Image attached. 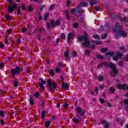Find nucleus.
I'll list each match as a JSON object with an SVG mask.
<instances>
[{
    "label": "nucleus",
    "mask_w": 128,
    "mask_h": 128,
    "mask_svg": "<svg viewBox=\"0 0 128 128\" xmlns=\"http://www.w3.org/2000/svg\"><path fill=\"white\" fill-rule=\"evenodd\" d=\"M64 56L67 60H70V57L69 56L68 50H67L64 53Z\"/></svg>",
    "instance_id": "obj_14"
},
{
    "label": "nucleus",
    "mask_w": 128,
    "mask_h": 128,
    "mask_svg": "<svg viewBox=\"0 0 128 128\" xmlns=\"http://www.w3.org/2000/svg\"><path fill=\"white\" fill-rule=\"evenodd\" d=\"M93 38H95V40H100V36H98V34H95L93 36Z\"/></svg>",
    "instance_id": "obj_33"
},
{
    "label": "nucleus",
    "mask_w": 128,
    "mask_h": 128,
    "mask_svg": "<svg viewBox=\"0 0 128 128\" xmlns=\"http://www.w3.org/2000/svg\"><path fill=\"white\" fill-rule=\"evenodd\" d=\"M0 124L2 126H6V123H4V119L1 120Z\"/></svg>",
    "instance_id": "obj_43"
},
{
    "label": "nucleus",
    "mask_w": 128,
    "mask_h": 128,
    "mask_svg": "<svg viewBox=\"0 0 128 128\" xmlns=\"http://www.w3.org/2000/svg\"><path fill=\"white\" fill-rule=\"evenodd\" d=\"M49 74L51 76H54V70H52V69L50 70Z\"/></svg>",
    "instance_id": "obj_29"
},
{
    "label": "nucleus",
    "mask_w": 128,
    "mask_h": 128,
    "mask_svg": "<svg viewBox=\"0 0 128 128\" xmlns=\"http://www.w3.org/2000/svg\"><path fill=\"white\" fill-rule=\"evenodd\" d=\"M26 72H27V74H30V68L28 67H26Z\"/></svg>",
    "instance_id": "obj_56"
},
{
    "label": "nucleus",
    "mask_w": 128,
    "mask_h": 128,
    "mask_svg": "<svg viewBox=\"0 0 128 128\" xmlns=\"http://www.w3.org/2000/svg\"><path fill=\"white\" fill-rule=\"evenodd\" d=\"M90 54V52L88 50H85V54L86 56H88Z\"/></svg>",
    "instance_id": "obj_41"
},
{
    "label": "nucleus",
    "mask_w": 128,
    "mask_h": 128,
    "mask_svg": "<svg viewBox=\"0 0 128 128\" xmlns=\"http://www.w3.org/2000/svg\"><path fill=\"white\" fill-rule=\"evenodd\" d=\"M124 104H128V99H125L124 100Z\"/></svg>",
    "instance_id": "obj_64"
},
{
    "label": "nucleus",
    "mask_w": 128,
    "mask_h": 128,
    "mask_svg": "<svg viewBox=\"0 0 128 128\" xmlns=\"http://www.w3.org/2000/svg\"><path fill=\"white\" fill-rule=\"evenodd\" d=\"M80 22L81 24H84V18H80Z\"/></svg>",
    "instance_id": "obj_61"
},
{
    "label": "nucleus",
    "mask_w": 128,
    "mask_h": 128,
    "mask_svg": "<svg viewBox=\"0 0 128 128\" xmlns=\"http://www.w3.org/2000/svg\"><path fill=\"white\" fill-rule=\"evenodd\" d=\"M96 58L97 60H104L106 58L102 54H96Z\"/></svg>",
    "instance_id": "obj_17"
},
{
    "label": "nucleus",
    "mask_w": 128,
    "mask_h": 128,
    "mask_svg": "<svg viewBox=\"0 0 128 128\" xmlns=\"http://www.w3.org/2000/svg\"><path fill=\"white\" fill-rule=\"evenodd\" d=\"M75 14L77 16H82V10H78V9H76Z\"/></svg>",
    "instance_id": "obj_16"
},
{
    "label": "nucleus",
    "mask_w": 128,
    "mask_h": 128,
    "mask_svg": "<svg viewBox=\"0 0 128 128\" xmlns=\"http://www.w3.org/2000/svg\"><path fill=\"white\" fill-rule=\"evenodd\" d=\"M77 115L76 116L79 120H82V116L84 114V110L80 108V107L76 108Z\"/></svg>",
    "instance_id": "obj_4"
},
{
    "label": "nucleus",
    "mask_w": 128,
    "mask_h": 128,
    "mask_svg": "<svg viewBox=\"0 0 128 128\" xmlns=\"http://www.w3.org/2000/svg\"><path fill=\"white\" fill-rule=\"evenodd\" d=\"M117 88L118 90H128V86L126 84H119L117 86Z\"/></svg>",
    "instance_id": "obj_8"
},
{
    "label": "nucleus",
    "mask_w": 128,
    "mask_h": 128,
    "mask_svg": "<svg viewBox=\"0 0 128 128\" xmlns=\"http://www.w3.org/2000/svg\"><path fill=\"white\" fill-rule=\"evenodd\" d=\"M50 126V122L47 121L45 122V126L48 128Z\"/></svg>",
    "instance_id": "obj_31"
},
{
    "label": "nucleus",
    "mask_w": 128,
    "mask_h": 128,
    "mask_svg": "<svg viewBox=\"0 0 128 128\" xmlns=\"http://www.w3.org/2000/svg\"><path fill=\"white\" fill-rule=\"evenodd\" d=\"M74 33H69L68 34L67 36L68 44H70V40H74Z\"/></svg>",
    "instance_id": "obj_10"
},
{
    "label": "nucleus",
    "mask_w": 128,
    "mask_h": 128,
    "mask_svg": "<svg viewBox=\"0 0 128 128\" xmlns=\"http://www.w3.org/2000/svg\"><path fill=\"white\" fill-rule=\"evenodd\" d=\"M14 10H17V14L18 16H20V7H18V5H16V4L8 6V12H9V14H12L14 11Z\"/></svg>",
    "instance_id": "obj_1"
},
{
    "label": "nucleus",
    "mask_w": 128,
    "mask_h": 128,
    "mask_svg": "<svg viewBox=\"0 0 128 128\" xmlns=\"http://www.w3.org/2000/svg\"><path fill=\"white\" fill-rule=\"evenodd\" d=\"M58 66L59 68H64V65L62 62H58Z\"/></svg>",
    "instance_id": "obj_47"
},
{
    "label": "nucleus",
    "mask_w": 128,
    "mask_h": 128,
    "mask_svg": "<svg viewBox=\"0 0 128 128\" xmlns=\"http://www.w3.org/2000/svg\"><path fill=\"white\" fill-rule=\"evenodd\" d=\"M119 18L122 20V22H128V18H126V17L122 18L121 16H119Z\"/></svg>",
    "instance_id": "obj_18"
},
{
    "label": "nucleus",
    "mask_w": 128,
    "mask_h": 128,
    "mask_svg": "<svg viewBox=\"0 0 128 128\" xmlns=\"http://www.w3.org/2000/svg\"><path fill=\"white\" fill-rule=\"evenodd\" d=\"M116 56H117V58H122V54L120 52H117L116 53Z\"/></svg>",
    "instance_id": "obj_21"
},
{
    "label": "nucleus",
    "mask_w": 128,
    "mask_h": 128,
    "mask_svg": "<svg viewBox=\"0 0 128 128\" xmlns=\"http://www.w3.org/2000/svg\"><path fill=\"white\" fill-rule=\"evenodd\" d=\"M70 12H68V11L66 10V18H67V20H70V16L69 14Z\"/></svg>",
    "instance_id": "obj_19"
},
{
    "label": "nucleus",
    "mask_w": 128,
    "mask_h": 128,
    "mask_svg": "<svg viewBox=\"0 0 128 128\" xmlns=\"http://www.w3.org/2000/svg\"><path fill=\"white\" fill-rule=\"evenodd\" d=\"M118 64L120 66H121L122 68V66H124V62H122L120 61L118 63Z\"/></svg>",
    "instance_id": "obj_44"
},
{
    "label": "nucleus",
    "mask_w": 128,
    "mask_h": 128,
    "mask_svg": "<svg viewBox=\"0 0 128 128\" xmlns=\"http://www.w3.org/2000/svg\"><path fill=\"white\" fill-rule=\"evenodd\" d=\"M4 63L1 62H0V68L2 69L4 68Z\"/></svg>",
    "instance_id": "obj_52"
},
{
    "label": "nucleus",
    "mask_w": 128,
    "mask_h": 128,
    "mask_svg": "<svg viewBox=\"0 0 128 128\" xmlns=\"http://www.w3.org/2000/svg\"><path fill=\"white\" fill-rule=\"evenodd\" d=\"M90 48L92 50H94V48H96V45L94 44H91Z\"/></svg>",
    "instance_id": "obj_46"
},
{
    "label": "nucleus",
    "mask_w": 128,
    "mask_h": 128,
    "mask_svg": "<svg viewBox=\"0 0 128 128\" xmlns=\"http://www.w3.org/2000/svg\"><path fill=\"white\" fill-rule=\"evenodd\" d=\"M118 56H113V60H114L115 62H118Z\"/></svg>",
    "instance_id": "obj_50"
},
{
    "label": "nucleus",
    "mask_w": 128,
    "mask_h": 128,
    "mask_svg": "<svg viewBox=\"0 0 128 128\" xmlns=\"http://www.w3.org/2000/svg\"><path fill=\"white\" fill-rule=\"evenodd\" d=\"M77 53L76 52V51H73L72 52V56L74 58H76V56Z\"/></svg>",
    "instance_id": "obj_42"
},
{
    "label": "nucleus",
    "mask_w": 128,
    "mask_h": 128,
    "mask_svg": "<svg viewBox=\"0 0 128 128\" xmlns=\"http://www.w3.org/2000/svg\"><path fill=\"white\" fill-rule=\"evenodd\" d=\"M50 24L52 28H54V26H56V22L54 19L52 20L50 22Z\"/></svg>",
    "instance_id": "obj_20"
},
{
    "label": "nucleus",
    "mask_w": 128,
    "mask_h": 128,
    "mask_svg": "<svg viewBox=\"0 0 128 128\" xmlns=\"http://www.w3.org/2000/svg\"><path fill=\"white\" fill-rule=\"evenodd\" d=\"M56 86H58V84L52 82L51 80L48 79L47 80V88L50 92L56 88Z\"/></svg>",
    "instance_id": "obj_2"
},
{
    "label": "nucleus",
    "mask_w": 128,
    "mask_h": 128,
    "mask_svg": "<svg viewBox=\"0 0 128 128\" xmlns=\"http://www.w3.org/2000/svg\"><path fill=\"white\" fill-rule=\"evenodd\" d=\"M61 38L62 40H66V34H62L61 36Z\"/></svg>",
    "instance_id": "obj_59"
},
{
    "label": "nucleus",
    "mask_w": 128,
    "mask_h": 128,
    "mask_svg": "<svg viewBox=\"0 0 128 128\" xmlns=\"http://www.w3.org/2000/svg\"><path fill=\"white\" fill-rule=\"evenodd\" d=\"M14 88H18V80H15V81L14 82Z\"/></svg>",
    "instance_id": "obj_24"
},
{
    "label": "nucleus",
    "mask_w": 128,
    "mask_h": 128,
    "mask_svg": "<svg viewBox=\"0 0 128 128\" xmlns=\"http://www.w3.org/2000/svg\"><path fill=\"white\" fill-rule=\"evenodd\" d=\"M30 104H31L32 106L34 104V99L32 98H30Z\"/></svg>",
    "instance_id": "obj_35"
},
{
    "label": "nucleus",
    "mask_w": 128,
    "mask_h": 128,
    "mask_svg": "<svg viewBox=\"0 0 128 128\" xmlns=\"http://www.w3.org/2000/svg\"><path fill=\"white\" fill-rule=\"evenodd\" d=\"M102 66H105L106 68H108L109 64L106 62H102L98 64V68H100Z\"/></svg>",
    "instance_id": "obj_12"
},
{
    "label": "nucleus",
    "mask_w": 128,
    "mask_h": 128,
    "mask_svg": "<svg viewBox=\"0 0 128 128\" xmlns=\"http://www.w3.org/2000/svg\"><path fill=\"white\" fill-rule=\"evenodd\" d=\"M96 44H102V41H96Z\"/></svg>",
    "instance_id": "obj_63"
},
{
    "label": "nucleus",
    "mask_w": 128,
    "mask_h": 128,
    "mask_svg": "<svg viewBox=\"0 0 128 128\" xmlns=\"http://www.w3.org/2000/svg\"><path fill=\"white\" fill-rule=\"evenodd\" d=\"M110 92H111V94H114L116 92V89L114 88L112 86L110 88Z\"/></svg>",
    "instance_id": "obj_25"
},
{
    "label": "nucleus",
    "mask_w": 128,
    "mask_h": 128,
    "mask_svg": "<svg viewBox=\"0 0 128 128\" xmlns=\"http://www.w3.org/2000/svg\"><path fill=\"white\" fill-rule=\"evenodd\" d=\"M70 0H68L66 2V6H69L70 4Z\"/></svg>",
    "instance_id": "obj_60"
},
{
    "label": "nucleus",
    "mask_w": 128,
    "mask_h": 128,
    "mask_svg": "<svg viewBox=\"0 0 128 128\" xmlns=\"http://www.w3.org/2000/svg\"><path fill=\"white\" fill-rule=\"evenodd\" d=\"M54 6H54V4H52V5H51V6H50V11L52 10H54Z\"/></svg>",
    "instance_id": "obj_45"
},
{
    "label": "nucleus",
    "mask_w": 128,
    "mask_h": 128,
    "mask_svg": "<svg viewBox=\"0 0 128 128\" xmlns=\"http://www.w3.org/2000/svg\"><path fill=\"white\" fill-rule=\"evenodd\" d=\"M72 122L75 124H78V122H80V120L76 118H72Z\"/></svg>",
    "instance_id": "obj_26"
},
{
    "label": "nucleus",
    "mask_w": 128,
    "mask_h": 128,
    "mask_svg": "<svg viewBox=\"0 0 128 128\" xmlns=\"http://www.w3.org/2000/svg\"><path fill=\"white\" fill-rule=\"evenodd\" d=\"M60 20H57L56 21L55 26H60Z\"/></svg>",
    "instance_id": "obj_48"
},
{
    "label": "nucleus",
    "mask_w": 128,
    "mask_h": 128,
    "mask_svg": "<svg viewBox=\"0 0 128 128\" xmlns=\"http://www.w3.org/2000/svg\"><path fill=\"white\" fill-rule=\"evenodd\" d=\"M34 96L36 98H38V96H40V93L38 92H35L34 94Z\"/></svg>",
    "instance_id": "obj_58"
},
{
    "label": "nucleus",
    "mask_w": 128,
    "mask_h": 128,
    "mask_svg": "<svg viewBox=\"0 0 128 128\" xmlns=\"http://www.w3.org/2000/svg\"><path fill=\"white\" fill-rule=\"evenodd\" d=\"M98 82H102L104 80V77L102 76H100L98 78Z\"/></svg>",
    "instance_id": "obj_37"
},
{
    "label": "nucleus",
    "mask_w": 128,
    "mask_h": 128,
    "mask_svg": "<svg viewBox=\"0 0 128 128\" xmlns=\"http://www.w3.org/2000/svg\"><path fill=\"white\" fill-rule=\"evenodd\" d=\"M106 56H116V53L114 51L108 52L106 54Z\"/></svg>",
    "instance_id": "obj_13"
},
{
    "label": "nucleus",
    "mask_w": 128,
    "mask_h": 128,
    "mask_svg": "<svg viewBox=\"0 0 128 128\" xmlns=\"http://www.w3.org/2000/svg\"><path fill=\"white\" fill-rule=\"evenodd\" d=\"M22 10H26V5H24V4H22Z\"/></svg>",
    "instance_id": "obj_51"
},
{
    "label": "nucleus",
    "mask_w": 128,
    "mask_h": 128,
    "mask_svg": "<svg viewBox=\"0 0 128 128\" xmlns=\"http://www.w3.org/2000/svg\"><path fill=\"white\" fill-rule=\"evenodd\" d=\"M88 32H84V36H79L77 37V40L80 42H82L84 40L88 39Z\"/></svg>",
    "instance_id": "obj_7"
},
{
    "label": "nucleus",
    "mask_w": 128,
    "mask_h": 128,
    "mask_svg": "<svg viewBox=\"0 0 128 128\" xmlns=\"http://www.w3.org/2000/svg\"><path fill=\"white\" fill-rule=\"evenodd\" d=\"M73 28H78V22H74L73 24Z\"/></svg>",
    "instance_id": "obj_32"
},
{
    "label": "nucleus",
    "mask_w": 128,
    "mask_h": 128,
    "mask_svg": "<svg viewBox=\"0 0 128 128\" xmlns=\"http://www.w3.org/2000/svg\"><path fill=\"white\" fill-rule=\"evenodd\" d=\"M62 88H65V90H68L70 86L68 84H65L64 82L62 83Z\"/></svg>",
    "instance_id": "obj_15"
},
{
    "label": "nucleus",
    "mask_w": 128,
    "mask_h": 128,
    "mask_svg": "<svg viewBox=\"0 0 128 128\" xmlns=\"http://www.w3.org/2000/svg\"><path fill=\"white\" fill-rule=\"evenodd\" d=\"M119 50H126V47H124V46H122L119 48Z\"/></svg>",
    "instance_id": "obj_54"
},
{
    "label": "nucleus",
    "mask_w": 128,
    "mask_h": 128,
    "mask_svg": "<svg viewBox=\"0 0 128 128\" xmlns=\"http://www.w3.org/2000/svg\"><path fill=\"white\" fill-rule=\"evenodd\" d=\"M105 128H110V123L106 122L105 124Z\"/></svg>",
    "instance_id": "obj_49"
},
{
    "label": "nucleus",
    "mask_w": 128,
    "mask_h": 128,
    "mask_svg": "<svg viewBox=\"0 0 128 128\" xmlns=\"http://www.w3.org/2000/svg\"><path fill=\"white\" fill-rule=\"evenodd\" d=\"M104 86H104V84L100 85V90H104Z\"/></svg>",
    "instance_id": "obj_62"
},
{
    "label": "nucleus",
    "mask_w": 128,
    "mask_h": 128,
    "mask_svg": "<svg viewBox=\"0 0 128 128\" xmlns=\"http://www.w3.org/2000/svg\"><path fill=\"white\" fill-rule=\"evenodd\" d=\"M90 44L88 38L87 40L84 39V42L83 43V46L84 48H90Z\"/></svg>",
    "instance_id": "obj_11"
},
{
    "label": "nucleus",
    "mask_w": 128,
    "mask_h": 128,
    "mask_svg": "<svg viewBox=\"0 0 128 128\" xmlns=\"http://www.w3.org/2000/svg\"><path fill=\"white\" fill-rule=\"evenodd\" d=\"M64 108H68V104L64 103Z\"/></svg>",
    "instance_id": "obj_53"
},
{
    "label": "nucleus",
    "mask_w": 128,
    "mask_h": 128,
    "mask_svg": "<svg viewBox=\"0 0 128 128\" xmlns=\"http://www.w3.org/2000/svg\"><path fill=\"white\" fill-rule=\"evenodd\" d=\"M108 68H110L112 70V73L114 74H118V71L116 70V64L110 62L109 64Z\"/></svg>",
    "instance_id": "obj_6"
},
{
    "label": "nucleus",
    "mask_w": 128,
    "mask_h": 128,
    "mask_svg": "<svg viewBox=\"0 0 128 128\" xmlns=\"http://www.w3.org/2000/svg\"><path fill=\"white\" fill-rule=\"evenodd\" d=\"M24 70V68L17 66L15 67L14 69L11 70V76H16V74H20V72H22Z\"/></svg>",
    "instance_id": "obj_3"
},
{
    "label": "nucleus",
    "mask_w": 128,
    "mask_h": 128,
    "mask_svg": "<svg viewBox=\"0 0 128 128\" xmlns=\"http://www.w3.org/2000/svg\"><path fill=\"white\" fill-rule=\"evenodd\" d=\"M46 116V111H42V120H44V117Z\"/></svg>",
    "instance_id": "obj_34"
},
{
    "label": "nucleus",
    "mask_w": 128,
    "mask_h": 128,
    "mask_svg": "<svg viewBox=\"0 0 128 128\" xmlns=\"http://www.w3.org/2000/svg\"><path fill=\"white\" fill-rule=\"evenodd\" d=\"M44 31V29L42 28H39V32H42Z\"/></svg>",
    "instance_id": "obj_57"
},
{
    "label": "nucleus",
    "mask_w": 128,
    "mask_h": 128,
    "mask_svg": "<svg viewBox=\"0 0 128 128\" xmlns=\"http://www.w3.org/2000/svg\"><path fill=\"white\" fill-rule=\"evenodd\" d=\"M107 36H108V34H106V33H104L102 34L101 38L102 40H106V38Z\"/></svg>",
    "instance_id": "obj_30"
},
{
    "label": "nucleus",
    "mask_w": 128,
    "mask_h": 128,
    "mask_svg": "<svg viewBox=\"0 0 128 128\" xmlns=\"http://www.w3.org/2000/svg\"><path fill=\"white\" fill-rule=\"evenodd\" d=\"M41 83H39V86L42 90H45L46 88L44 86V84H46V81L44 80V79L41 78Z\"/></svg>",
    "instance_id": "obj_9"
},
{
    "label": "nucleus",
    "mask_w": 128,
    "mask_h": 128,
    "mask_svg": "<svg viewBox=\"0 0 128 128\" xmlns=\"http://www.w3.org/2000/svg\"><path fill=\"white\" fill-rule=\"evenodd\" d=\"M5 18L7 22H10V15L8 14H5Z\"/></svg>",
    "instance_id": "obj_22"
},
{
    "label": "nucleus",
    "mask_w": 128,
    "mask_h": 128,
    "mask_svg": "<svg viewBox=\"0 0 128 128\" xmlns=\"http://www.w3.org/2000/svg\"><path fill=\"white\" fill-rule=\"evenodd\" d=\"M99 102L100 103H101L102 104H104V102H106V101H104V100L102 98H100L99 100Z\"/></svg>",
    "instance_id": "obj_36"
},
{
    "label": "nucleus",
    "mask_w": 128,
    "mask_h": 128,
    "mask_svg": "<svg viewBox=\"0 0 128 128\" xmlns=\"http://www.w3.org/2000/svg\"><path fill=\"white\" fill-rule=\"evenodd\" d=\"M4 116V110H0V116L2 117Z\"/></svg>",
    "instance_id": "obj_40"
},
{
    "label": "nucleus",
    "mask_w": 128,
    "mask_h": 128,
    "mask_svg": "<svg viewBox=\"0 0 128 128\" xmlns=\"http://www.w3.org/2000/svg\"><path fill=\"white\" fill-rule=\"evenodd\" d=\"M108 51V48H102L100 50V52H106Z\"/></svg>",
    "instance_id": "obj_28"
},
{
    "label": "nucleus",
    "mask_w": 128,
    "mask_h": 128,
    "mask_svg": "<svg viewBox=\"0 0 128 128\" xmlns=\"http://www.w3.org/2000/svg\"><path fill=\"white\" fill-rule=\"evenodd\" d=\"M76 9H74V8L71 9V13L72 14H74V12L76 13Z\"/></svg>",
    "instance_id": "obj_55"
},
{
    "label": "nucleus",
    "mask_w": 128,
    "mask_h": 128,
    "mask_svg": "<svg viewBox=\"0 0 128 128\" xmlns=\"http://www.w3.org/2000/svg\"><path fill=\"white\" fill-rule=\"evenodd\" d=\"M115 28H118V30L120 29V28H121V27H120V23L116 22V23Z\"/></svg>",
    "instance_id": "obj_27"
},
{
    "label": "nucleus",
    "mask_w": 128,
    "mask_h": 128,
    "mask_svg": "<svg viewBox=\"0 0 128 128\" xmlns=\"http://www.w3.org/2000/svg\"><path fill=\"white\" fill-rule=\"evenodd\" d=\"M120 36H122L124 38H126V36H128V34L126 32V31L122 29H120L119 31L116 33L114 38H118Z\"/></svg>",
    "instance_id": "obj_5"
},
{
    "label": "nucleus",
    "mask_w": 128,
    "mask_h": 128,
    "mask_svg": "<svg viewBox=\"0 0 128 128\" xmlns=\"http://www.w3.org/2000/svg\"><path fill=\"white\" fill-rule=\"evenodd\" d=\"M80 6H88V3H86V2H82L80 4Z\"/></svg>",
    "instance_id": "obj_39"
},
{
    "label": "nucleus",
    "mask_w": 128,
    "mask_h": 128,
    "mask_svg": "<svg viewBox=\"0 0 128 128\" xmlns=\"http://www.w3.org/2000/svg\"><path fill=\"white\" fill-rule=\"evenodd\" d=\"M48 18V14H46L44 17V20H46Z\"/></svg>",
    "instance_id": "obj_38"
},
{
    "label": "nucleus",
    "mask_w": 128,
    "mask_h": 128,
    "mask_svg": "<svg viewBox=\"0 0 128 128\" xmlns=\"http://www.w3.org/2000/svg\"><path fill=\"white\" fill-rule=\"evenodd\" d=\"M96 4V1L95 0H90V6H92Z\"/></svg>",
    "instance_id": "obj_23"
}]
</instances>
